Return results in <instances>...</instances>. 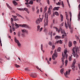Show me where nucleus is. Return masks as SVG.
Instances as JSON below:
<instances>
[{
  "label": "nucleus",
  "mask_w": 80,
  "mask_h": 80,
  "mask_svg": "<svg viewBox=\"0 0 80 80\" xmlns=\"http://www.w3.org/2000/svg\"><path fill=\"white\" fill-rule=\"evenodd\" d=\"M54 28H55V29H56V30L57 32H58V33H59L60 32V31H61V33L62 34H63L62 35V38H64V36H67V34H66V33H65V31H64V30L63 29H62L61 28L60 29H59L58 31V28L55 27H53Z\"/></svg>",
  "instance_id": "nucleus-1"
},
{
  "label": "nucleus",
  "mask_w": 80,
  "mask_h": 80,
  "mask_svg": "<svg viewBox=\"0 0 80 80\" xmlns=\"http://www.w3.org/2000/svg\"><path fill=\"white\" fill-rule=\"evenodd\" d=\"M80 50L79 49V48L78 47H75L73 48L72 49V54L74 57H75V52L76 53L78 52H79Z\"/></svg>",
  "instance_id": "nucleus-2"
},
{
  "label": "nucleus",
  "mask_w": 80,
  "mask_h": 80,
  "mask_svg": "<svg viewBox=\"0 0 80 80\" xmlns=\"http://www.w3.org/2000/svg\"><path fill=\"white\" fill-rule=\"evenodd\" d=\"M48 15L45 13V19L44 20V22H45V19H46V22L44 23V26H47L48 25Z\"/></svg>",
  "instance_id": "nucleus-3"
},
{
  "label": "nucleus",
  "mask_w": 80,
  "mask_h": 80,
  "mask_svg": "<svg viewBox=\"0 0 80 80\" xmlns=\"http://www.w3.org/2000/svg\"><path fill=\"white\" fill-rule=\"evenodd\" d=\"M69 14L70 15V18L69 21L70 22H71V21L72 20V12H70ZM68 26L69 28L70 29L71 28V22H68Z\"/></svg>",
  "instance_id": "nucleus-4"
},
{
  "label": "nucleus",
  "mask_w": 80,
  "mask_h": 80,
  "mask_svg": "<svg viewBox=\"0 0 80 80\" xmlns=\"http://www.w3.org/2000/svg\"><path fill=\"white\" fill-rule=\"evenodd\" d=\"M17 10H20V11H24L25 10L27 12V13L29 14L30 12L28 11V9L27 8H24V9L23 8H17Z\"/></svg>",
  "instance_id": "nucleus-5"
},
{
  "label": "nucleus",
  "mask_w": 80,
  "mask_h": 80,
  "mask_svg": "<svg viewBox=\"0 0 80 80\" xmlns=\"http://www.w3.org/2000/svg\"><path fill=\"white\" fill-rule=\"evenodd\" d=\"M14 41L16 43H17V45L18 47H21V45H22L20 43V42H19V41L17 39V38H16V37H14Z\"/></svg>",
  "instance_id": "nucleus-6"
},
{
  "label": "nucleus",
  "mask_w": 80,
  "mask_h": 80,
  "mask_svg": "<svg viewBox=\"0 0 80 80\" xmlns=\"http://www.w3.org/2000/svg\"><path fill=\"white\" fill-rule=\"evenodd\" d=\"M70 71H71V70H68V71H66V73H64V75L65 77H66V78H68V75H70Z\"/></svg>",
  "instance_id": "nucleus-7"
},
{
  "label": "nucleus",
  "mask_w": 80,
  "mask_h": 80,
  "mask_svg": "<svg viewBox=\"0 0 80 80\" xmlns=\"http://www.w3.org/2000/svg\"><path fill=\"white\" fill-rule=\"evenodd\" d=\"M19 26H20V27H25V28H30V27H29V26L25 24H23V25L19 24Z\"/></svg>",
  "instance_id": "nucleus-8"
},
{
  "label": "nucleus",
  "mask_w": 80,
  "mask_h": 80,
  "mask_svg": "<svg viewBox=\"0 0 80 80\" xmlns=\"http://www.w3.org/2000/svg\"><path fill=\"white\" fill-rule=\"evenodd\" d=\"M42 22V18H38L36 21V24H38L39 23H40V22Z\"/></svg>",
  "instance_id": "nucleus-9"
},
{
  "label": "nucleus",
  "mask_w": 80,
  "mask_h": 80,
  "mask_svg": "<svg viewBox=\"0 0 80 80\" xmlns=\"http://www.w3.org/2000/svg\"><path fill=\"white\" fill-rule=\"evenodd\" d=\"M57 54L55 52V53L52 55V59L53 60H55V58H57Z\"/></svg>",
  "instance_id": "nucleus-10"
},
{
  "label": "nucleus",
  "mask_w": 80,
  "mask_h": 80,
  "mask_svg": "<svg viewBox=\"0 0 80 80\" xmlns=\"http://www.w3.org/2000/svg\"><path fill=\"white\" fill-rule=\"evenodd\" d=\"M76 63V60L75 59H74L73 61V63L72 64V69L73 70H75V64Z\"/></svg>",
  "instance_id": "nucleus-11"
},
{
  "label": "nucleus",
  "mask_w": 80,
  "mask_h": 80,
  "mask_svg": "<svg viewBox=\"0 0 80 80\" xmlns=\"http://www.w3.org/2000/svg\"><path fill=\"white\" fill-rule=\"evenodd\" d=\"M62 64L63 65L64 64V60H64V59H65V56L63 55V52L62 53Z\"/></svg>",
  "instance_id": "nucleus-12"
},
{
  "label": "nucleus",
  "mask_w": 80,
  "mask_h": 80,
  "mask_svg": "<svg viewBox=\"0 0 80 80\" xmlns=\"http://www.w3.org/2000/svg\"><path fill=\"white\" fill-rule=\"evenodd\" d=\"M22 33H28V31L26 29H22Z\"/></svg>",
  "instance_id": "nucleus-13"
},
{
  "label": "nucleus",
  "mask_w": 80,
  "mask_h": 80,
  "mask_svg": "<svg viewBox=\"0 0 80 80\" xmlns=\"http://www.w3.org/2000/svg\"><path fill=\"white\" fill-rule=\"evenodd\" d=\"M78 7H79V10H80V4H79L78 6ZM78 18L79 20H80V11L79 12V14L78 15Z\"/></svg>",
  "instance_id": "nucleus-14"
},
{
  "label": "nucleus",
  "mask_w": 80,
  "mask_h": 80,
  "mask_svg": "<svg viewBox=\"0 0 80 80\" xmlns=\"http://www.w3.org/2000/svg\"><path fill=\"white\" fill-rule=\"evenodd\" d=\"M67 53V50H65L64 51V55L63 54V55H64L65 57V55H66V58H67V57H68V55L66 54Z\"/></svg>",
  "instance_id": "nucleus-15"
},
{
  "label": "nucleus",
  "mask_w": 80,
  "mask_h": 80,
  "mask_svg": "<svg viewBox=\"0 0 80 80\" xmlns=\"http://www.w3.org/2000/svg\"><path fill=\"white\" fill-rule=\"evenodd\" d=\"M60 7H55L53 8V10L55 11V10H58Z\"/></svg>",
  "instance_id": "nucleus-16"
},
{
  "label": "nucleus",
  "mask_w": 80,
  "mask_h": 80,
  "mask_svg": "<svg viewBox=\"0 0 80 80\" xmlns=\"http://www.w3.org/2000/svg\"><path fill=\"white\" fill-rule=\"evenodd\" d=\"M31 76L33 78H35L37 77V75L35 74H31Z\"/></svg>",
  "instance_id": "nucleus-17"
},
{
  "label": "nucleus",
  "mask_w": 80,
  "mask_h": 80,
  "mask_svg": "<svg viewBox=\"0 0 80 80\" xmlns=\"http://www.w3.org/2000/svg\"><path fill=\"white\" fill-rule=\"evenodd\" d=\"M6 5L7 6V7L10 10H12V7H11L9 5V4H8V3H6Z\"/></svg>",
  "instance_id": "nucleus-18"
},
{
  "label": "nucleus",
  "mask_w": 80,
  "mask_h": 80,
  "mask_svg": "<svg viewBox=\"0 0 80 80\" xmlns=\"http://www.w3.org/2000/svg\"><path fill=\"white\" fill-rule=\"evenodd\" d=\"M72 46V42L71 41H70L68 43V47H71Z\"/></svg>",
  "instance_id": "nucleus-19"
},
{
  "label": "nucleus",
  "mask_w": 80,
  "mask_h": 80,
  "mask_svg": "<svg viewBox=\"0 0 80 80\" xmlns=\"http://www.w3.org/2000/svg\"><path fill=\"white\" fill-rule=\"evenodd\" d=\"M12 3L14 5H18V3H17L15 1H12Z\"/></svg>",
  "instance_id": "nucleus-20"
},
{
  "label": "nucleus",
  "mask_w": 80,
  "mask_h": 80,
  "mask_svg": "<svg viewBox=\"0 0 80 80\" xmlns=\"http://www.w3.org/2000/svg\"><path fill=\"white\" fill-rule=\"evenodd\" d=\"M55 39H60V38H61V37L58 36H56V37H55Z\"/></svg>",
  "instance_id": "nucleus-21"
},
{
  "label": "nucleus",
  "mask_w": 80,
  "mask_h": 80,
  "mask_svg": "<svg viewBox=\"0 0 80 80\" xmlns=\"http://www.w3.org/2000/svg\"><path fill=\"white\" fill-rule=\"evenodd\" d=\"M12 17L14 18V21H17V19H16V18H17V16H13V15H12Z\"/></svg>",
  "instance_id": "nucleus-22"
},
{
  "label": "nucleus",
  "mask_w": 80,
  "mask_h": 80,
  "mask_svg": "<svg viewBox=\"0 0 80 80\" xmlns=\"http://www.w3.org/2000/svg\"><path fill=\"white\" fill-rule=\"evenodd\" d=\"M62 2V1L59 0V2H58V3H56V5H60L61 4V3Z\"/></svg>",
  "instance_id": "nucleus-23"
},
{
  "label": "nucleus",
  "mask_w": 80,
  "mask_h": 80,
  "mask_svg": "<svg viewBox=\"0 0 80 80\" xmlns=\"http://www.w3.org/2000/svg\"><path fill=\"white\" fill-rule=\"evenodd\" d=\"M60 17L61 18V21L63 22V15H62V14L60 15Z\"/></svg>",
  "instance_id": "nucleus-24"
},
{
  "label": "nucleus",
  "mask_w": 80,
  "mask_h": 80,
  "mask_svg": "<svg viewBox=\"0 0 80 80\" xmlns=\"http://www.w3.org/2000/svg\"><path fill=\"white\" fill-rule=\"evenodd\" d=\"M15 26L16 27V28H19V25L18 24H17L16 23H15L14 24Z\"/></svg>",
  "instance_id": "nucleus-25"
},
{
  "label": "nucleus",
  "mask_w": 80,
  "mask_h": 80,
  "mask_svg": "<svg viewBox=\"0 0 80 80\" xmlns=\"http://www.w3.org/2000/svg\"><path fill=\"white\" fill-rule=\"evenodd\" d=\"M41 49L42 51L43 52H45V51L43 50V44H41Z\"/></svg>",
  "instance_id": "nucleus-26"
},
{
  "label": "nucleus",
  "mask_w": 80,
  "mask_h": 80,
  "mask_svg": "<svg viewBox=\"0 0 80 80\" xmlns=\"http://www.w3.org/2000/svg\"><path fill=\"white\" fill-rule=\"evenodd\" d=\"M53 33V32H50L48 33L49 35H51V38H52V34Z\"/></svg>",
  "instance_id": "nucleus-27"
},
{
  "label": "nucleus",
  "mask_w": 80,
  "mask_h": 80,
  "mask_svg": "<svg viewBox=\"0 0 80 80\" xmlns=\"http://www.w3.org/2000/svg\"><path fill=\"white\" fill-rule=\"evenodd\" d=\"M16 15H17V16H18V17H21V18H23V17H22V16L18 14V13H16Z\"/></svg>",
  "instance_id": "nucleus-28"
},
{
  "label": "nucleus",
  "mask_w": 80,
  "mask_h": 80,
  "mask_svg": "<svg viewBox=\"0 0 80 80\" xmlns=\"http://www.w3.org/2000/svg\"><path fill=\"white\" fill-rule=\"evenodd\" d=\"M47 10V7L46 6L44 8V12H46Z\"/></svg>",
  "instance_id": "nucleus-29"
},
{
  "label": "nucleus",
  "mask_w": 80,
  "mask_h": 80,
  "mask_svg": "<svg viewBox=\"0 0 80 80\" xmlns=\"http://www.w3.org/2000/svg\"><path fill=\"white\" fill-rule=\"evenodd\" d=\"M63 71H64V69L62 68L60 70V72L61 73H63Z\"/></svg>",
  "instance_id": "nucleus-30"
},
{
  "label": "nucleus",
  "mask_w": 80,
  "mask_h": 80,
  "mask_svg": "<svg viewBox=\"0 0 80 80\" xmlns=\"http://www.w3.org/2000/svg\"><path fill=\"white\" fill-rule=\"evenodd\" d=\"M28 1H30V0H26L25 2H26L27 3H25V5H28V4H29V3H28Z\"/></svg>",
  "instance_id": "nucleus-31"
},
{
  "label": "nucleus",
  "mask_w": 80,
  "mask_h": 80,
  "mask_svg": "<svg viewBox=\"0 0 80 80\" xmlns=\"http://www.w3.org/2000/svg\"><path fill=\"white\" fill-rule=\"evenodd\" d=\"M40 26H38L37 30V31H38H38H39V30H40Z\"/></svg>",
  "instance_id": "nucleus-32"
},
{
  "label": "nucleus",
  "mask_w": 80,
  "mask_h": 80,
  "mask_svg": "<svg viewBox=\"0 0 80 80\" xmlns=\"http://www.w3.org/2000/svg\"><path fill=\"white\" fill-rule=\"evenodd\" d=\"M48 13L50 14H51V10L50 9V8H48Z\"/></svg>",
  "instance_id": "nucleus-33"
},
{
  "label": "nucleus",
  "mask_w": 80,
  "mask_h": 80,
  "mask_svg": "<svg viewBox=\"0 0 80 80\" xmlns=\"http://www.w3.org/2000/svg\"><path fill=\"white\" fill-rule=\"evenodd\" d=\"M15 66L16 68H20V66L17 64H15Z\"/></svg>",
  "instance_id": "nucleus-34"
},
{
  "label": "nucleus",
  "mask_w": 80,
  "mask_h": 80,
  "mask_svg": "<svg viewBox=\"0 0 80 80\" xmlns=\"http://www.w3.org/2000/svg\"><path fill=\"white\" fill-rule=\"evenodd\" d=\"M57 63V62L56 61H54L53 62V65H56Z\"/></svg>",
  "instance_id": "nucleus-35"
},
{
  "label": "nucleus",
  "mask_w": 80,
  "mask_h": 80,
  "mask_svg": "<svg viewBox=\"0 0 80 80\" xmlns=\"http://www.w3.org/2000/svg\"><path fill=\"white\" fill-rule=\"evenodd\" d=\"M55 15H56L57 16H58V12H55Z\"/></svg>",
  "instance_id": "nucleus-36"
},
{
  "label": "nucleus",
  "mask_w": 80,
  "mask_h": 80,
  "mask_svg": "<svg viewBox=\"0 0 80 80\" xmlns=\"http://www.w3.org/2000/svg\"><path fill=\"white\" fill-rule=\"evenodd\" d=\"M29 4H31L33 5V1H30V2L29 3Z\"/></svg>",
  "instance_id": "nucleus-37"
},
{
  "label": "nucleus",
  "mask_w": 80,
  "mask_h": 80,
  "mask_svg": "<svg viewBox=\"0 0 80 80\" xmlns=\"http://www.w3.org/2000/svg\"><path fill=\"white\" fill-rule=\"evenodd\" d=\"M60 50H61V48L60 47L59 48L57 49L58 52H60Z\"/></svg>",
  "instance_id": "nucleus-38"
},
{
  "label": "nucleus",
  "mask_w": 80,
  "mask_h": 80,
  "mask_svg": "<svg viewBox=\"0 0 80 80\" xmlns=\"http://www.w3.org/2000/svg\"><path fill=\"white\" fill-rule=\"evenodd\" d=\"M65 27H66V28H68V26H67V23L65 22Z\"/></svg>",
  "instance_id": "nucleus-39"
},
{
  "label": "nucleus",
  "mask_w": 80,
  "mask_h": 80,
  "mask_svg": "<svg viewBox=\"0 0 80 80\" xmlns=\"http://www.w3.org/2000/svg\"><path fill=\"white\" fill-rule=\"evenodd\" d=\"M67 63H68V61H67V60H66L65 61V66L67 65Z\"/></svg>",
  "instance_id": "nucleus-40"
},
{
  "label": "nucleus",
  "mask_w": 80,
  "mask_h": 80,
  "mask_svg": "<svg viewBox=\"0 0 80 80\" xmlns=\"http://www.w3.org/2000/svg\"><path fill=\"white\" fill-rule=\"evenodd\" d=\"M48 44L49 45H50V46H52V42L50 41L49 42Z\"/></svg>",
  "instance_id": "nucleus-41"
},
{
  "label": "nucleus",
  "mask_w": 80,
  "mask_h": 80,
  "mask_svg": "<svg viewBox=\"0 0 80 80\" xmlns=\"http://www.w3.org/2000/svg\"><path fill=\"white\" fill-rule=\"evenodd\" d=\"M25 33H23L22 34V36L23 37H25Z\"/></svg>",
  "instance_id": "nucleus-42"
},
{
  "label": "nucleus",
  "mask_w": 80,
  "mask_h": 80,
  "mask_svg": "<svg viewBox=\"0 0 80 80\" xmlns=\"http://www.w3.org/2000/svg\"><path fill=\"white\" fill-rule=\"evenodd\" d=\"M69 61H71V60H72V57L71 56L69 57Z\"/></svg>",
  "instance_id": "nucleus-43"
},
{
  "label": "nucleus",
  "mask_w": 80,
  "mask_h": 80,
  "mask_svg": "<svg viewBox=\"0 0 80 80\" xmlns=\"http://www.w3.org/2000/svg\"><path fill=\"white\" fill-rule=\"evenodd\" d=\"M11 23H13V18H11Z\"/></svg>",
  "instance_id": "nucleus-44"
},
{
  "label": "nucleus",
  "mask_w": 80,
  "mask_h": 80,
  "mask_svg": "<svg viewBox=\"0 0 80 80\" xmlns=\"http://www.w3.org/2000/svg\"><path fill=\"white\" fill-rule=\"evenodd\" d=\"M55 46L53 45L52 47V50H53L55 48Z\"/></svg>",
  "instance_id": "nucleus-45"
},
{
  "label": "nucleus",
  "mask_w": 80,
  "mask_h": 80,
  "mask_svg": "<svg viewBox=\"0 0 80 80\" xmlns=\"http://www.w3.org/2000/svg\"><path fill=\"white\" fill-rule=\"evenodd\" d=\"M73 43L75 45H77V42H76V41H74L73 42Z\"/></svg>",
  "instance_id": "nucleus-46"
},
{
  "label": "nucleus",
  "mask_w": 80,
  "mask_h": 80,
  "mask_svg": "<svg viewBox=\"0 0 80 80\" xmlns=\"http://www.w3.org/2000/svg\"><path fill=\"white\" fill-rule=\"evenodd\" d=\"M49 8L50 10V9H52V6H50Z\"/></svg>",
  "instance_id": "nucleus-47"
},
{
  "label": "nucleus",
  "mask_w": 80,
  "mask_h": 80,
  "mask_svg": "<svg viewBox=\"0 0 80 80\" xmlns=\"http://www.w3.org/2000/svg\"><path fill=\"white\" fill-rule=\"evenodd\" d=\"M47 2L48 5L50 4V1H49V0H47Z\"/></svg>",
  "instance_id": "nucleus-48"
},
{
  "label": "nucleus",
  "mask_w": 80,
  "mask_h": 80,
  "mask_svg": "<svg viewBox=\"0 0 80 80\" xmlns=\"http://www.w3.org/2000/svg\"><path fill=\"white\" fill-rule=\"evenodd\" d=\"M0 43L1 44V46L2 47V41H1V39L0 38Z\"/></svg>",
  "instance_id": "nucleus-49"
},
{
  "label": "nucleus",
  "mask_w": 80,
  "mask_h": 80,
  "mask_svg": "<svg viewBox=\"0 0 80 80\" xmlns=\"http://www.w3.org/2000/svg\"><path fill=\"white\" fill-rule=\"evenodd\" d=\"M62 5L63 7H64V4H63V1L62 2Z\"/></svg>",
  "instance_id": "nucleus-50"
},
{
  "label": "nucleus",
  "mask_w": 80,
  "mask_h": 80,
  "mask_svg": "<svg viewBox=\"0 0 80 80\" xmlns=\"http://www.w3.org/2000/svg\"><path fill=\"white\" fill-rule=\"evenodd\" d=\"M75 56L77 58H78V57H79V56H78V55L77 54H76L75 55Z\"/></svg>",
  "instance_id": "nucleus-51"
},
{
  "label": "nucleus",
  "mask_w": 80,
  "mask_h": 80,
  "mask_svg": "<svg viewBox=\"0 0 80 80\" xmlns=\"http://www.w3.org/2000/svg\"><path fill=\"white\" fill-rule=\"evenodd\" d=\"M42 29H43V28H40V30H39L40 32H41V31H42Z\"/></svg>",
  "instance_id": "nucleus-52"
},
{
  "label": "nucleus",
  "mask_w": 80,
  "mask_h": 80,
  "mask_svg": "<svg viewBox=\"0 0 80 80\" xmlns=\"http://www.w3.org/2000/svg\"><path fill=\"white\" fill-rule=\"evenodd\" d=\"M47 62L48 63V65H50V62L48 60H47Z\"/></svg>",
  "instance_id": "nucleus-53"
},
{
  "label": "nucleus",
  "mask_w": 80,
  "mask_h": 80,
  "mask_svg": "<svg viewBox=\"0 0 80 80\" xmlns=\"http://www.w3.org/2000/svg\"><path fill=\"white\" fill-rule=\"evenodd\" d=\"M32 10L33 11H35V8L32 7Z\"/></svg>",
  "instance_id": "nucleus-54"
},
{
  "label": "nucleus",
  "mask_w": 80,
  "mask_h": 80,
  "mask_svg": "<svg viewBox=\"0 0 80 80\" xmlns=\"http://www.w3.org/2000/svg\"><path fill=\"white\" fill-rule=\"evenodd\" d=\"M59 43L60 44H62V40H59Z\"/></svg>",
  "instance_id": "nucleus-55"
},
{
  "label": "nucleus",
  "mask_w": 80,
  "mask_h": 80,
  "mask_svg": "<svg viewBox=\"0 0 80 80\" xmlns=\"http://www.w3.org/2000/svg\"><path fill=\"white\" fill-rule=\"evenodd\" d=\"M40 12H42V8H41L40 9Z\"/></svg>",
  "instance_id": "nucleus-56"
},
{
  "label": "nucleus",
  "mask_w": 80,
  "mask_h": 80,
  "mask_svg": "<svg viewBox=\"0 0 80 80\" xmlns=\"http://www.w3.org/2000/svg\"><path fill=\"white\" fill-rule=\"evenodd\" d=\"M12 28L13 31H15V28L12 27Z\"/></svg>",
  "instance_id": "nucleus-57"
},
{
  "label": "nucleus",
  "mask_w": 80,
  "mask_h": 80,
  "mask_svg": "<svg viewBox=\"0 0 80 80\" xmlns=\"http://www.w3.org/2000/svg\"><path fill=\"white\" fill-rule=\"evenodd\" d=\"M65 13L66 16H68V14H67V12H65Z\"/></svg>",
  "instance_id": "nucleus-58"
},
{
  "label": "nucleus",
  "mask_w": 80,
  "mask_h": 80,
  "mask_svg": "<svg viewBox=\"0 0 80 80\" xmlns=\"http://www.w3.org/2000/svg\"><path fill=\"white\" fill-rule=\"evenodd\" d=\"M37 13H39V9H38L37 11Z\"/></svg>",
  "instance_id": "nucleus-59"
},
{
  "label": "nucleus",
  "mask_w": 80,
  "mask_h": 80,
  "mask_svg": "<svg viewBox=\"0 0 80 80\" xmlns=\"http://www.w3.org/2000/svg\"><path fill=\"white\" fill-rule=\"evenodd\" d=\"M9 32L10 33H12V28H11V29H10Z\"/></svg>",
  "instance_id": "nucleus-60"
},
{
  "label": "nucleus",
  "mask_w": 80,
  "mask_h": 80,
  "mask_svg": "<svg viewBox=\"0 0 80 80\" xmlns=\"http://www.w3.org/2000/svg\"><path fill=\"white\" fill-rule=\"evenodd\" d=\"M25 70H26V71H28V69L27 68H26L25 69Z\"/></svg>",
  "instance_id": "nucleus-61"
},
{
  "label": "nucleus",
  "mask_w": 80,
  "mask_h": 80,
  "mask_svg": "<svg viewBox=\"0 0 80 80\" xmlns=\"http://www.w3.org/2000/svg\"><path fill=\"white\" fill-rule=\"evenodd\" d=\"M63 25V23H62L60 25L61 27H62Z\"/></svg>",
  "instance_id": "nucleus-62"
},
{
  "label": "nucleus",
  "mask_w": 80,
  "mask_h": 80,
  "mask_svg": "<svg viewBox=\"0 0 80 80\" xmlns=\"http://www.w3.org/2000/svg\"><path fill=\"white\" fill-rule=\"evenodd\" d=\"M52 53H53V51H51V55H52Z\"/></svg>",
  "instance_id": "nucleus-63"
},
{
  "label": "nucleus",
  "mask_w": 80,
  "mask_h": 80,
  "mask_svg": "<svg viewBox=\"0 0 80 80\" xmlns=\"http://www.w3.org/2000/svg\"><path fill=\"white\" fill-rule=\"evenodd\" d=\"M76 80H80V78H79L78 79H77Z\"/></svg>",
  "instance_id": "nucleus-64"
}]
</instances>
